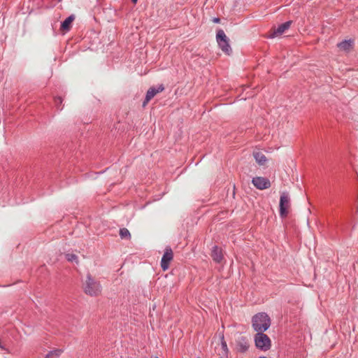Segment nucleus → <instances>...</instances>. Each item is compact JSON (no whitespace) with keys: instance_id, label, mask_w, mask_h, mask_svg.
I'll use <instances>...</instances> for the list:
<instances>
[{"instance_id":"obj_10","label":"nucleus","mask_w":358,"mask_h":358,"mask_svg":"<svg viewBox=\"0 0 358 358\" xmlns=\"http://www.w3.org/2000/svg\"><path fill=\"white\" fill-rule=\"evenodd\" d=\"M337 45L341 50L349 52L353 48L354 41L345 40L338 43Z\"/></svg>"},{"instance_id":"obj_7","label":"nucleus","mask_w":358,"mask_h":358,"mask_svg":"<svg viewBox=\"0 0 358 358\" xmlns=\"http://www.w3.org/2000/svg\"><path fill=\"white\" fill-rule=\"evenodd\" d=\"M173 253L170 248L165 250L164 254L161 260V266L163 271H166L169 267L170 262L173 260Z\"/></svg>"},{"instance_id":"obj_16","label":"nucleus","mask_w":358,"mask_h":358,"mask_svg":"<svg viewBox=\"0 0 358 358\" xmlns=\"http://www.w3.org/2000/svg\"><path fill=\"white\" fill-rule=\"evenodd\" d=\"M62 354L61 350H56L55 351L50 352L49 354L47 355L45 358H56L59 357Z\"/></svg>"},{"instance_id":"obj_21","label":"nucleus","mask_w":358,"mask_h":358,"mask_svg":"<svg viewBox=\"0 0 358 358\" xmlns=\"http://www.w3.org/2000/svg\"><path fill=\"white\" fill-rule=\"evenodd\" d=\"M134 3H136L138 0H131Z\"/></svg>"},{"instance_id":"obj_24","label":"nucleus","mask_w":358,"mask_h":358,"mask_svg":"<svg viewBox=\"0 0 358 358\" xmlns=\"http://www.w3.org/2000/svg\"><path fill=\"white\" fill-rule=\"evenodd\" d=\"M196 358H201V357H196Z\"/></svg>"},{"instance_id":"obj_6","label":"nucleus","mask_w":358,"mask_h":358,"mask_svg":"<svg viewBox=\"0 0 358 358\" xmlns=\"http://www.w3.org/2000/svg\"><path fill=\"white\" fill-rule=\"evenodd\" d=\"M164 90V87L163 85H159L157 87H150L147 91L145 101L143 103V107H145L152 98H154L157 94L163 92Z\"/></svg>"},{"instance_id":"obj_13","label":"nucleus","mask_w":358,"mask_h":358,"mask_svg":"<svg viewBox=\"0 0 358 358\" xmlns=\"http://www.w3.org/2000/svg\"><path fill=\"white\" fill-rule=\"evenodd\" d=\"M212 257L216 262H220L222 259V253L221 249L217 246L214 247L212 250Z\"/></svg>"},{"instance_id":"obj_20","label":"nucleus","mask_w":358,"mask_h":358,"mask_svg":"<svg viewBox=\"0 0 358 358\" xmlns=\"http://www.w3.org/2000/svg\"><path fill=\"white\" fill-rule=\"evenodd\" d=\"M213 22H220V19H219V18H215V19L213 20Z\"/></svg>"},{"instance_id":"obj_17","label":"nucleus","mask_w":358,"mask_h":358,"mask_svg":"<svg viewBox=\"0 0 358 358\" xmlns=\"http://www.w3.org/2000/svg\"><path fill=\"white\" fill-rule=\"evenodd\" d=\"M66 258L69 262H75L76 264L78 263V257L74 254H66Z\"/></svg>"},{"instance_id":"obj_1","label":"nucleus","mask_w":358,"mask_h":358,"mask_svg":"<svg viewBox=\"0 0 358 358\" xmlns=\"http://www.w3.org/2000/svg\"><path fill=\"white\" fill-rule=\"evenodd\" d=\"M252 327L257 332L266 331L271 325V320L265 313H259L253 316Z\"/></svg>"},{"instance_id":"obj_8","label":"nucleus","mask_w":358,"mask_h":358,"mask_svg":"<svg viewBox=\"0 0 358 358\" xmlns=\"http://www.w3.org/2000/svg\"><path fill=\"white\" fill-rule=\"evenodd\" d=\"M254 186L259 189H265L271 187V182L264 177H255L252 180Z\"/></svg>"},{"instance_id":"obj_14","label":"nucleus","mask_w":358,"mask_h":358,"mask_svg":"<svg viewBox=\"0 0 358 358\" xmlns=\"http://www.w3.org/2000/svg\"><path fill=\"white\" fill-rule=\"evenodd\" d=\"M249 348V344L245 341H239L237 345V350L240 352H245Z\"/></svg>"},{"instance_id":"obj_18","label":"nucleus","mask_w":358,"mask_h":358,"mask_svg":"<svg viewBox=\"0 0 358 358\" xmlns=\"http://www.w3.org/2000/svg\"><path fill=\"white\" fill-rule=\"evenodd\" d=\"M55 102L57 104L62 103V99L60 97H57L55 99Z\"/></svg>"},{"instance_id":"obj_2","label":"nucleus","mask_w":358,"mask_h":358,"mask_svg":"<svg viewBox=\"0 0 358 358\" xmlns=\"http://www.w3.org/2000/svg\"><path fill=\"white\" fill-rule=\"evenodd\" d=\"M83 288L85 294L92 296H98L101 292V286L99 282L90 275H87L86 280L83 282Z\"/></svg>"},{"instance_id":"obj_11","label":"nucleus","mask_w":358,"mask_h":358,"mask_svg":"<svg viewBox=\"0 0 358 358\" xmlns=\"http://www.w3.org/2000/svg\"><path fill=\"white\" fill-rule=\"evenodd\" d=\"M253 156L256 162L260 166L264 165L267 162L266 156L260 151H255L253 152Z\"/></svg>"},{"instance_id":"obj_19","label":"nucleus","mask_w":358,"mask_h":358,"mask_svg":"<svg viewBox=\"0 0 358 358\" xmlns=\"http://www.w3.org/2000/svg\"><path fill=\"white\" fill-rule=\"evenodd\" d=\"M222 349L226 351L227 350V344L225 342H222Z\"/></svg>"},{"instance_id":"obj_22","label":"nucleus","mask_w":358,"mask_h":358,"mask_svg":"<svg viewBox=\"0 0 358 358\" xmlns=\"http://www.w3.org/2000/svg\"><path fill=\"white\" fill-rule=\"evenodd\" d=\"M260 358H266V357H260Z\"/></svg>"},{"instance_id":"obj_4","label":"nucleus","mask_w":358,"mask_h":358,"mask_svg":"<svg viewBox=\"0 0 358 358\" xmlns=\"http://www.w3.org/2000/svg\"><path fill=\"white\" fill-rule=\"evenodd\" d=\"M290 197L287 192H282L280 198V215L281 217H285L289 213L290 208Z\"/></svg>"},{"instance_id":"obj_23","label":"nucleus","mask_w":358,"mask_h":358,"mask_svg":"<svg viewBox=\"0 0 358 358\" xmlns=\"http://www.w3.org/2000/svg\"><path fill=\"white\" fill-rule=\"evenodd\" d=\"M153 358H158V357H153Z\"/></svg>"},{"instance_id":"obj_3","label":"nucleus","mask_w":358,"mask_h":358,"mask_svg":"<svg viewBox=\"0 0 358 358\" xmlns=\"http://www.w3.org/2000/svg\"><path fill=\"white\" fill-rule=\"evenodd\" d=\"M216 41L223 52L227 55L231 53L232 49L229 43V40L222 29L217 31Z\"/></svg>"},{"instance_id":"obj_5","label":"nucleus","mask_w":358,"mask_h":358,"mask_svg":"<svg viewBox=\"0 0 358 358\" xmlns=\"http://www.w3.org/2000/svg\"><path fill=\"white\" fill-rule=\"evenodd\" d=\"M255 342L257 348L262 350H267L271 347V340L269 337L263 334V332H258L255 335Z\"/></svg>"},{"instance_id":"obj_9","label":"nucleus","mask_w":358,"mask_h":358,"mask_svg":"<svg viewBox=\"0 0 358 358\" xmlns=\"http://www.w3.org/2000/svg\"><path fill=\"white\" fill-rule=\"evenodd\" d=\"M292 24V21L286 22L280 26L277 29H274L271 34L272 37L278 36L282 34L286 30H287Z\"/></svg>"},{"instance_id":"obj_15","label":"nucleus","mask_w":358,"mask_h":358,"mask_svg":"<svg viewBox=\"0 0 358 358\" xmlns=\"http://www.w3.org/2000/svg\"><path fill=\"white\" fill-rule=\"evenodd\" d=\"M120 236L122 239L129 240L131 238V234L126 228H122L120 230Z\"/></svg>"},{"instance_id":"obj_12","label":"nucleus","mask_w":358,"mask_h":358,"mask_svg":"<svg viewBox=\"0 0 358 358\" xmlns=\"http://www.w3.org/2000/svg\"><path fill=\"white\" fill-rule=\"evenodd\" d=\"M75 20L73 15L68 17L61 24V29L64 31H69L71 27V24Z\"/></svg>"}]
</instances>
